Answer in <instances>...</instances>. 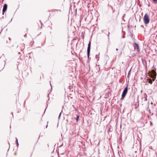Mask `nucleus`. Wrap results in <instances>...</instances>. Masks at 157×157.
Returning a JSON list of instances; mask_svg holds the SVG:
<instances>
[{
    "label": "nucleus",
    "mask_w": 157,
    "mask_h": 157,
    "mask_svg": "<svg viewBox=\"0 0 157 157\" xmlns=\"http://www.w3.org/2000/svg\"><path fill=\"white\" fill-rule=\"evenodd\" d=\"M150 19L149 15L147 13H146L144 17V21L146 24H147L149 22Z\"/></svg>",
    "instance_id": "nucleus-1"
},
{
    "label": "nucleus",
    "mask_w": 157,
    "mask_h": 157,
    "mask_svg": "<svg viewBox=\"0 0 157 157\" xmlns=\"http://www.w3.org/2000/svg\"><path fill=\"white\" fill-rule=\"evenodd\" d=\"M128 86H127L124 89L123 93L122 94V99H123L125 97L126 94L128 92Z\"/></svg>",
    "instance_id": "nucleus-2"
},
{
    "label": "nucleus",
    "mask_w": 157,
    "mask_h": 157,
    "mask_svg": "<svg viewBox=\"0 0 157 157\" xmlns=\"http://www.w3.org/2000/svg\"><path fill=\"white\" fill-rule=\"evenodd\" d=\"M90 45H91V42L89 41V43L88 44V46L87 48V56L89 58V56L90 54Z\"/></svg>",
    "instance_id": "nucleus-3"
},
{
    "label": "nucleus",
    "mask_w": 157,
    "mask_h": 157,
    "mask_svg": "<svg viewBox=\"0 0 157 157\" xmlns=\"http://www.w3.org/2000/svg\"><path fill=\"white\" fill-rule=\"evenodd\" d=\"M133 46L135 50H136L137 52H139L140 51L139 48V45L137 44L136 43H134Z\"/></svg>",
    "instance_id": "nucleus-4"
},
{
    "label": "nucleus",
    "mask_w": 157,
    "mask_h": 157,
    "mask_svg": "<svg viewBox=\"0 0 157 157\" xmlns=\"http://www.w3.org/2000/svg\"><path fill=\"white\" fill-rule=\"evenodd\" d=\"M151 77H155L156 78V73L155 71L154 70L151 71Z\"/></svg>",
    "instance_id": "nucleus-5"
},
{
    "label": "nucleus",
    "mask_w": 157,
    "mask_h": 157,
    "mask_svg": "<svg viewBox=\"0 0 157 157\" xmlns=\"http://www.w3.org/2000/svg\"><path fill=\"white\" fill-rule=\"evenodd\" d=\"M7 5L6 4L4 5L2 10V14L3 15L5 12L6 11L7 9Z\"/></svg>",
    "instance_id": "nucleus-6"
},
{
    "label": "nucleus",
    "mask_w": 157,
    "mask_h": 157,
    "mask_svg": "<svg viewBox=\"0 0 157 157\" xmlns=\"http://www.w3.org/2000/svg\"><path fill=\"white\" fill-rule=\"evenodd\" d=\"M144 98H145V99L144 100V101H146L147 100V95L146 93L144 94Z\"/></svg>",
    "instance_id": "nucleus-7"
},
{
    "label": "nucleus",
    "mask_w": 157,
    "mask_h": 157,
    "mask_svg": "<svg viewBox=\"0 0 157 157\" xmlns=\"http://www.w3.org/2000/svg\"><path fill=\"white\" fill-rule=\"evenodd\" d=\"M131 71V68L130 69V70H129V71L128 72V78H129V77L130 76Z\"/></svg>",
    "instance_id": "nucleus-8"
},
{
    "label": "nucleus",
    "mask_w": 157,
    "mask_h": 157,
    "mask_svg": "<svg viewBox=\"0 0 157 157\" xmlns=\"http://www.w3.org/2000/svg\"><path fill=\"white\" fill-rule=\"evenodd\" d=\"M149 81L148 82L150 84H151L152 83V81H151V79H148Z\"/></svg>",
    "instance_id": "nucleus-9"
},
{
    "label": "nucleus",
    "mask_w": 157,
    "mask_h": 157,
    "mask_svg": "<svg viewBox=\"0 0 157 157\" xmlns=\"http://www.w3.org/2000/svg\"><path fill=\"white\" fill-rule=\"evenodd\" d=\"M16 144H17V147L18 146V145H19V144H18V143L17 139V138H16Z\"/></svg>",
    "instance_id": "nucleus-10"
},
{
    "label": "nucleus",
    "mask_w": 157,
    "mask_h": 157,
    "mask_svg": "<svg viewBox=\"0 0 157 157\" xmlns=\"http://www.w3.org/2000/svg\"><path fill=\"white\" fill-rule=\"evenodd\" d=\"M79 116L78 115H77L76 118L77 122H78V119H79Z\"/></svg>",
    "instance_id": "nucleus-11"
},
{
    "label": "nucleus",
    "mask_w": 157,
    "mask_h": 157,
    "mask_svg": "<svg viewBox=\"0 0 157 157\" xmlns=\"http://www.w3.org/2000/svg\"><path fill=\"white\" fill-rule=\"evenodd\" d=\"M56 11H59L60 12L61 11L60 10H55V9L53 10V11L55 12Z\"/></svg>",
    "instance_id": "nucleus-12"
},
{
    "label": "nucleus",
    "mask_w": 157,
    "mask_h": 157,
    "mask_svg": "<svg viewBox=\"0 0 157 157\" xmlns=\"http://www.w3.org/2000/svg\"><path fill=\"white\" fill-rule=\"evenodd\" d=\"M153 78L152 80L154 81L155 80V79L156 78L155 77H151Z\"/></svg>",
    "instance_id": "nucleus-13"
},
{
    "label": "nucleus",
    "mask_w": 157,
    "mask_h": 157,
    "mask_svg": "<svg viewBox=\"0 0 157 157\" xmlns=\"http://www.w3.org/2000/svg\"><path fill=\"white\" fill-rule=\"evenodd\" d=\"M61 113H62V112H61L60 113V114H59V117H60V115H61Z\"/></svg>",
    "instance_id": "nucleus-14"
},
{
    "label": "nucleus",
    "mask_w": 157,
    "mask_h": 157,
    "mask_svg": "<svg viewBox=\"0 0 157 157\" xmlns=\"http://www.w3.org/2000/svg\"><path fill=\"white\" fill-rule=\"evenodd\" d=\"M153 1L154 2H155V1H157V0H153Z\"/></svg>",
    "instance_id": "nucleus-15"
},
{
    "label": "nucleus",
    "mask_w": 157,
    "mask_h": 157,
    "mask_svg": "<svg viewBox=\"0 0 157 157\" xmlns=\"http://www.w3.org/2000/svg\"><path fill=\"white\" fill-rule=\"evenodd\" d=\"M116 50L117 51H118V48H116Z\"/></svg>",
    "instance_id": "nucleus-16"
},
{
    "label": "nucleus",
    "mask_w": 157,
    "mask_h": 157,
    "mask_svg": "<svg viewBox=\"0 0 157 157\" xmlns=\"http://www.w3.org/2000/svg\"><path fill=\"white\" fill-rule=\"evenodd\" d=\"M47 126H48V125H47V126H46V128H47Z\"/></svg>",
    "instance_id": "nucleus-17"
},
{
    "label": "nucleus",
    "mask_w": 157,
    "mask_h": 157,
    "mask_svg": "<svg viewBox=\"0 0 157 157\" xmlns=\"http://www.w3.org/2000/svg\"><path fill=\"white\" fill-rule=\"evenodd\" d=\"M9 40H10V38H9Z\"/></svg>",
    "instance_id": "nucleus-18"
}]
</instances>
